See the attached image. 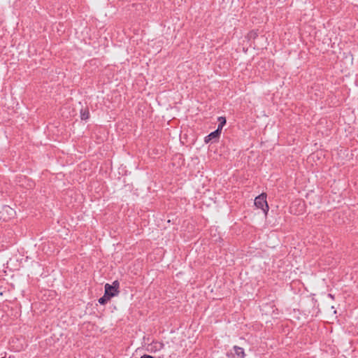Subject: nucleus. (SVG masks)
Instances as JSON below:
<instances>
[{"mask_svg": "<svg viewBox=\"0 0 358 358\" xmlns=\"http://www.w3.org/2000/svg\"><path fill=\"white\" fill-rule=\"evenodd\" d=\"M266 194L262 193L257 196L255 199V205L257 208L262 209L263 212L266 215L269 210V207L266 201Z\"/></svg>", "mask_w": 358, "mask_h": 358, "instance_id": "1", "label": "nucleus"}, {"mask_svg": "<svg viewBox=\"0 0 358 358\" xmlns=\"http://www.w3.org/2000/svg\"><path fill=\"white\" fill-rule=\"evenodd\" d=\"M120 283L118 280H115L113 282L111 285L106 283L104 286V292L106 293L107 295H109L110 297H114L117 296L120 293L119 290Z\"/></svg>", "mask_w": 358, "mask_h": 358, "instance_id": "2", "label": "nucleus"}, {"mask_svg": "<svg viewBox=\"0 0 358 358\" xmlns=\"http://www.w3.org/2000/svg\"><path fill=\"white\" fill-rule=\"evenodd\" d=\"M234 350V353L227 352V355L228 357H234V358H245V353L244 349L243 348L238 347L237 345L234 346L233 348Z\"/></svg>", "mask_w": 358, "mask_h": 358, "instance_id": "3", "label": "nucleus"}, {"mask_svg": "<svg viewBox=\"0 0 358 358\" xmlns=\"http://www.w3.org/2000/svg\"><path fill=\"white\" fill-rule=\"evenodd\" d=\"M220 134L221 131L218 129H215L204 138V142L206 143L216 142L220 138Z\"/></svg>", "mask_w": 358, "mask_h": 358, "instance_id": "4", "label": "nucleus"}, {"mask_svg": "<svg viewBox=\"0 0 358 358\" xmlns=\"http://www.w3.org/2000/svg\"><path fill=\"white\" fill-rule=\"evenodd\" d=\"M164 348V344L162 342L153 341L150 344V349L148 350L150 352H156L161 350Z\"/></svg>", "mask_w": 358, "mask_h": 358, "instance_id": "5", "label": "nucleus"}, {"mask_svg": "<svg viewBox=\"0 0 358 358\" xmlns=\"http://www.w3.org/2000/svg\"><path fill=\"white\" fill-rule=\"evenodd\" d=\"M80 119L82 120H87L90 118V111L88 108H82L80 110Z\"/></svg>", "mask_w": 358, "mask_h": 358, "instance_id": "6", "label": "nucleus"}, {"mask_svg": "<svg viewBox=\"0 0 358 358\" xmlns=\"http://www.w3.org/2000/svg\"><path fill=\"white\" fill-rule=\"evenodd\" d=\"M112 297H110L109 295H107L106 292H104L103 295L99 299V303L101 305H106Z\"/></svg>", "mask_w": 358, "mask_h": 358, "instance_id": "7", "label": "nucleus"}, {"mask_svg": "<svg viewBox=\"0 0 358 358\" xmlns=\"http://www.w3.org/2000/svg\"><path fill=\"white\" fill-rule=\"evenodd\" d=\"M217 120L219 122V124H218L217 129L220 130L222 132L223 127L227 123L226 117H219Z\"/></svg>", "mask_w": 358, "mask_h": 358, "instance_id": "8", "label": "nucleus"}, {"mask_svg": "<svg viewBox=\"0 0 358 358\" xmlns=\"http://www.w3.org/2000/svg\"><path fill=\"white\" fill-rule=\"evenodd\" d=\"M257 36H258V34H257V31H251L248 34V36L250 38L255 39L256 37H257Z\"/></svg>", "mask_w": 358, "mask_h": 358, "instance_id": "9", "label": "nucleus"}, {"mask_svg": "<svg viewBox=\"0 0 358 358\" xmlns=\"http://www.w3.org/2000/svg\"><path fill=\"white\" fill-rule=\"evenodd\" d=\"M3 210H5L7 213H8V211H10V215H13V209L10 208L9 206H4Z\"/></svg>", "mask_w": 358, "mask_h": 358, "instance_id": "10", "label": "nucleus"}, {"mask_svg": "<svg viewBox=\"0 0 358 358\" xmlns=\"http://www.w3.org/2000/svg\"><path fill=\"white\" fill-rule=\"evenodd\" d=\"M140 358H156V357H153L152 355H150L145 354V355L141 356Z\"/></svg>", "mask_w": 358, "mask_h": 358, "instance_id": "11", "label": "nucleus"}, {"mask_svg": "<svg viewBox=\"0 0 358 358\" xmlns=\"http://www.w3.org/2000/svg\"><path fill=\"white\" fill-rule=\"evenodd\" d=\"M329 296L330 298L334 299V296H333L332 294H329Z\"/></svg>", "mask_w": 358, "mask_h": 358, "instance_id": "12", "label": "nucleus"}, {"mask_svg": "<svg viewBox=\"0 0 358 358\" xmlns=\"http://www.w3.org/2000/svg\"><path fill=\"white\" fill-rule=\"evenodd\" d=\"M1 358H6V357H1Z\"/></svg>", "mask_w": 358, "mask_h": 358, "instance_id": "13", "label": "nucleus"}]
</instances>
